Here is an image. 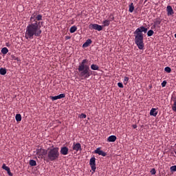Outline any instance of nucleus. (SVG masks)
Returning a JSON list of instances; mask_svg holds the SVG:
<instances>
[{"mask_svg": "<svg viewBox=\"0 0 176 176\" xmlns=\"http://www.w3.org/2000/svg\"><path fill=\"white\" fill-rule=\"evenodd\" d=\"M89 30H96V31H102V26L97 23H91L89 25Z\"/></svg>", "mask_w": 176, "mask_h": 176, "instance_id": "nucleus-6", "label": "nucleus"}, {"mask_svg": "<svg viewBox=\"0 0 176 176\" xmlns=\"http://www.w3.org/2000/svg\"><path fill=\"white\" fill-rule=\"evenodd\" d=\"M115 20V16H113V14H110L109 18L108 19H106L102 22V28L104 27H109V25L111 24V21H113Z\"/></svg>", "mask_w": 176, "mask_h": 176, "instance_id": "nucleus-5", "label": "nucleus"}, {"mask_svg": "<svg viewBox=\"0 0 176 176\" xmlns=\"http://www.w3.org/2000/svg\"><path fill=\"white\" fill-rule=\"evenodd\" d=\"M124 85H127V83H129V77L127 76H125L124 77Z\"/></svg>", "mask_w": 176, "mask_h": 176, "instance_id": "nucleus-28", "label": "nucleus"}, {"mask_svg": "<svg viewBox=\"0 0 176 176\" xmlns=\"http://www.w3.org/2000/svg\"><path fill=\"white\" fill-rule=\"evenodd\" d=\"M16 122H21V114L19 113L15 116Z\"/></svg>", "mask_w": 176, "mask_h": 176, "instance_id": "nucleus-23", "label": "nucleus"}, {"mask_svg": "<svg viewBox=\"0 0 176 176\" xmlns=\"http://www.w3.org/2000/svg\"><path fill=\"white\" fill-rule=\"evenodd\" d=\"M7 172H8V175L13 176V174L12 173V172H10V168L8 169V170H7Z\"/></svg>", "mask_w": 176, "mask_h": 176, "instance_id": "nucleus-35", "label": "nucleus"}, {"mask_svg": "<svg viewBox=\"0 0 176 176\" xmlns=\"http://www.w3.org/2000/svg\"><path fill=\"white\" fill-rule=\"evenodd\" d=\"M172 101L173 102V104L172 105V111L176 112V97H173L172 98Z\"/></svg>", "mask_w": 176, "mask_h": 176, "instance_id": "nucleus-17", "label": "nucleus"}, {"mask_svg": "<svg viewBox=\"0 0 176 176\" xmlns=\"http://www.w3.org/2000/svg\"><path fill=\"white\" fill-rule=\"evenodd\" d=\"M160 24H162V19H160V17H157L154 20V25L153 27L155 28L157 25H160Z\"/></svg>", "mask_w": 176, "mask_h": 176, "instance_id": "nucleus-14", "label": "nucleus"}, {"mask_svg": "<svg viewBox=\"0 0 176 176\" xmlns=\"http://www.w3.org/2000/svg\"><path fill=\"white\" fill-rule=\"evenodd\" d=\"M89 165L91 166L92 171H94V173H96V169L97 168L96 167V157H92L90 159Z\"/></svg>", "mask_w": 176, "mask_h": 176, "instance_id": "nucleus-7", "label": "nucleus"}, {"mask_svg": "<svg viewBox=\"0 0 176 176\" xmlns=\"http://www.w3.org/2000/svg\"><path fill=\"white\" fill-rule=\"evenodd\" d=\"M0 75H6V69L3 67L0 68Z\"/></svg>", "mask_w": 176, "mask_h": 176, "instance_id": "nucleus-24", "label": "nucleus"}, {"mask_svg": "<svg viewBox=\"0 0 176 176\" xmlns=\"http://www.w3.org/2000/svg\"><path fill=\"white\" fill-rule=\"evenodd\" d=\"M87 64H89V60L83 59L78 66V71L80 72L79 76L82 80L87 79L93 75V71L90 70V66Z\"/></svg>", "mask_w": 176, "mask_h": 176, "instance_id": "nucleus-3", "label": "nucleus"}, {"mask_svg": "<svg viewBox=\"0 0 176 176\" xmlns=\"http://www.w3.org/2000/svg\"><path fill=\"white\" fill-rule=\"evenodd\" d=\"M68 151L69 149L67 146L61 147L60 151V155H63L64 156L68 155Z\"/></svg>", "mask_w": 176, "mask_h": 176, "instance_id": "nucleus-12", "label": "nucleus"}, {"mask_svg": "<svg viewBox=\"0 0 176 176\" xmlns=\"http://www.w3.org/2000/svg\"><path fill=\"white\" fill-rule=\"evenodd\" d=\"M14 60H15V61H20V59L17 57H14Z\"/></svg>", "mask_w": 176, "mask_h": 176, "instance_id": "nucleus-36", "label": "nucleus"}, {"mask_svg": "<svg viewBox=\"0 0 176 176\" xmlns=\"http://www.w3.org/2000/svg\"><path fill=\"white\" fill-rule=\"evenodd\" d=\"M148 32V28L141 26L135 30L133 32L135 36V43L140 50H144L145 44L144 43V34Z\"/></svg>", "mask_w": 176, "mask_h": 176, "instance_id": "nucleus-2", "label": "nucleus"}, {"mask_svg": "<svg viewBox=\"0 0 176 176\" xmlns=\"http://www.w3.org/2000/svg\"><path fill=\"white\" fill-rule=\"evenodd\" d=\"M95 153H97L98 155H100V156H103L105 157L107 156V153H105L104 151H102V150H101V148H98L94 151Z\"/></svg>", "mask_w": 176, "mask_h": 176, "instance_id": "nucleus-11", "label": "nucleus"}, {"mask_svg": "<svg viewBox=\"0 0 176 176\" xmlns=\"http://www.w3.org/2000/svg\"><path fill=\"white\" fill-rule=\"evenodd\" d=\"M42 14H38V12H34L30 17V23L26 28L25 34V39H34V36L41 37L42 30L41 24H43L42 21Z\"/></svg>", "mask_w": 176, "mask_h": 176, "instance_id": "nucleus-1", "label": "nucleus"}, {"mask_svg": "<svg viewBox=\"0 0 176 176\" xmlns=\"http://www.w3.org/2000/svg\"><path fill=\"white\" fill-rule=\"evenodd\" d=\"M164 71L168 74H170L171 72V68L170 67H166Z\"/></svg>", "mask_w": 176, "mask_h": 176, "instance_id": "nucleus-27", "label": "nucleus"}, {"mask_svg": "<svg viewBox=\"0 0 176 176\" xmlns=\"http://www.w3.org/2000/svg\"><path fill=\"white\" fill-rule=\"evenodd\" d=\"M76 30H78V28L76 26H75V25L72 26L70 28L69 32L71 34H74V32H75L76 31Z\"/></svg>", "mask_w": 176, "mask_h": 176, "instance_id": "nucleus-20", "label": "nucleus"}, {"mask_svg": "<svg viewBox=\"0 0 176 176\" xmlns=\"http://www.w3.org/2000/svg\"><path fill=\"white\" fill-rule=\"evenodd\" d=\"M116 141V135H111L107 138V142H115Z\"/></svg>", "mask_w": 176, "mask_h": 176, "instance_id": "nucleus-18", "label": "nucleus"}, {"mask_svg": "<svg viewBox=\"0 0 176 176\" xmlns=\"http://www.w3.org/2000/svg\"><path fill=\"white\" fill-rule=\"evenodd\" d=\"M8 52H9V50H8L7 47H3V48H2V50H1V53H2L3 54H8Z\"/></svg>", "mask_w": 176, "mask_h": 176, "instance_id": "nucleus-25", "label": "nucleus"}, {"mask_svg": "<svg viewBox=\"0 0 176 176\" xmlns=\"http://www.w3.org/2000/svg\"><path fill=\"white\" fill-rule=\"evenodd\" d=\"M36 155H38V156H40L41 157H42V156H45V155H46V150L41 148H37L36 151Z\"/></svg>", "mask_w": 176, "mask_h": 176, "instance_id": "nucleus-10", "label": "nucleus"}, {"mask_svg": "<svg viewBox=\"0 0 176 176\" xmlns=\"http://www.w3.org/2000/svg\"><path fill=\"white\" fill-rule=\"evenodd\" d=\"M151 116H157V109L152 108L150 111Z\"/></svg>", "mask_w": 176, "mask_h": 176, "instance_id": "nucleus-15", "label": "nucleus"}, {"mask_svg": "<svg viewBox=\"0 0 176 176\" xmlns=\"http://www.w3.org/2000/svg\"><path fill=\"white\" fill-rule=\"evenodd\" d=\"M133 127L134 129H137V125H133Z\"/></svg>", "mask_w": 176, "mask_h": 176, "instance_id": "nucleus-37", "label": "nucleus"}, {"mask_svg": "<svg viewBox=\"0 0 176 176\" xmlns=\"http://www.w3.org/2000/svg\"><path fill=\"white\" fill-rule=\"evenodd\" d=\"M29 164H30V166H31L32 167H34L36 166V161L34 160H30L29 162Z\"/></svg>", "mask_w": 176, "mask_h": 176, "instance_id": "nucleus-22", "label": "nucleus"}, {"mask_svg": "<svg viewBox=\"0 0 176 176\" xmlns=\"http://www.w3.org/2000/svg\"><path fill=\"white\" fill-rule=\"evenodd\" d=\"M72 149L73 151H76V152H79V151H82V145L80 143L74 142Z\"/></svg>", "mask_w": 176, "mask_h": 176, "instance_id": "nucleus-8", "label": "nucleus"}, {"mask_svg": "<svg viewBox=\"0 0 176 176\" xmlns=\"http://www.w3.org/2000/svg\"><path fill=\"white\" fill-rule=\"evenodd\" d=\"M118 87H120L121 89H123L124 87L123 86V83H122V82H118Z\"/></svg>", "mask_w": 176, "mask_h": 176, "instance_id": "nucleus-33", "label": "nucleus"}, {"mask_svg": "<svg viewBox=\"0 0 176 176\" xmlns=\"http://www.w3.org/2000/svg\"><path fill=\"white\" fill-rule=\"evenodd\" d=\"M166 85H167V81L164 80V81L162 82L161 86H162V87H166Z\"/></svg>", "mask_w": 176, "mask_h": 176, "instance_id": "nucleus-32", "label": "nucleus"}, {"mask_svg": "<svg viewBox=\"0 0 176 176\" xmlns=\"http://www.w3.org/2000/svg\"><path fill=\"white\" fill-rule=\"evenodd\" d=\"M60 148L58 147H54L51 148L47 153L48 162H56L60 157Z\"/></svg>", "mask_w": 176, "mask_h": 176, "instance_id": "nucleus-4", "label": "nucleus"}, {"mask_svg": "<svg viewBox=\"0 0 176 176\" xmlns=\"http://www.w3.org/2000/svg\"><path fill=\"white\" fill-rule=\"evenodd\" d=\"M166 12L168 16H173V14L174 13V10H173V7H171V6H168L166 7Z\"/></svg>", "mask_w": 176, "mask_h": 176, "instance_id": "nucleus-13", "label": "nucleus"}, {"mask_svg": "<svg viewBox=\"0 0 176 176\" xmlns=\"http://www.w3.org/2000/svg\"><path fill=\"white\" fill-rule=\"evenodd\" d=\"M154 34H155V32H153V30H150L147 32V36H152V35H153Z\"/></svg>", "mask_w": 176, "mask_h": 176, "instance_id": "nucleus-26", "label": "nucleus"}, {"mask_svg": "<svg viewBox=\"0 0 176 176\" xmlns=\"http://www.w3.org/2000/svg\"><path fill=\"white\" fill-rule=\"evenodd\" d=\"M50 100L56 101V100H61V98H65V94H60L56 96H50Z\"/></svg>", "mask_w": 176, "mask_h": 176, "instance_id": "nucleus-9", "label": "nucleus"}, {"mask_svg": "<svg viewBox=\"0 0 176 176\" xmlns=\"http://www.w3.org/2000/svg\"><path fill=\"white\" fill-rule=\"evenodd\" d=\"M150 173H151V174L152 175H155V174H156V169L152 168V169L151 170Z\"/></svg>", "mask_w": 176, "mask_h": 176, "instance_id": "nucleus-31", "label": "nucleus"}, {"mask_svg": "<svg viewBox=\"0 0 176 176\" xmlns=\"http://www.w3.org/2000/svg\"><path fill=\"white\" fill-rule=\"evenodd\" d=\"M6 46H7V47H9V44H7Z\"/></svg>", "mask_w": 176, "mask_h": 176, "instance_id": "nucleus-38", "label": "nucleus"}, {"mask_svg": "<svg viewBox=\"0 0 176 176\" xmlns=\"http://www.w3.org/2000/svg\"><path fill=\"white\" fill-rule=\"evenodd\" d=\"M129 12H130V13H133V12H134V3H131L129 5Z\"/></svg>", "mask_w": 176, "mask_h": 176, "instance_id": "nucleus-21", "label": "nucleus"}, {"mask_svg": "<svg viewBox=\"0 0 176 176\" xmlns=\"http://www.w3.org/2000/svg\"><path fill=\"white\" fill-rule=\"evenodd\" d=\"M91 69H92L93 71H99L100 67H98V65H97L92 64L91 65Z\"/></svg>", "mask_w": 176, "mask_h": 176, "instance_id": "nucleus-19", "label": "nucleus"}, {"mask_svg": "<svg viewBox=\"0 0 176 176\" xmlns=\"http://www.w3.org/2000/svg\"><path fill=\"white\" fill-rule=\"evenodd\" d=\"M92 43L93 41H91V39L88 38L86 42L82 45V47H89V46H90Z\"/></svg>", "mask_w": 176, "mask_h": 176, "instance_id": "nucleus-16", "label": "nucleus"}, {"mask_svg": "<svg viewBox=\"0 0 176 176\" xmlns=\"http://www.w3.org/2000/svg\"><path fill=\"white\" fill-rule=\"evenodd\" d=\"M2 168H3V170H6V171H7V170H8L10 168L8 167V166H6V165L5 164H3V166H2Z\"/></svg>", "mask_w": 176, "mask_h": 176, "instance_id": "nucleus-30", "label": "nucleus"}, {"mask_svg": "<svg viewBox=\"0 0 176 176\" xmlns=\"http://www.w3.org/2000/svg\"><path fill=\"white\" fill-rule=\"evenodd\" d=\"M170 171H172L173 173H175V171H176V165L170 166Z\"/></svg>", "mask_w": 176, "mask_h": 176, "instance_id": "nucleus-29", "label": "nucleus"}, {"mask_svg": "<svg viewBox=\"0 0 176 176\" xmlns=\"http://www.w3.org/2000/svg\"><path fill=\"white\" fill-rule=\"evenodd\" d=\"M80 118L81 119H86V114L85 113H81V115L80 116Z\"/></svg>", "mask_w": 176, "mask_h": 176, "instance_id": "nucleus-34", "label": "nucleus"}]
</instances>
